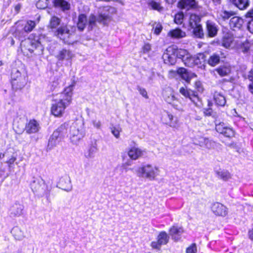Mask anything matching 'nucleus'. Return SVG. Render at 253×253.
I'll list each match as a JSON object with an SVG mask.
<instances>
[{"mask_svg": "<svg viewBox=\"0 0 253 253\" xmlns=\"http://www.w3.org/2000/svg\"><path fill=\"white\" fill-rule=\"evenodd\" d=\"M73 86L70 85L65 88L58 99L53 100L51 107V114L55 117H61L67 106L71 103Z\"/></svg>", "mask_w": 253, "mask_h": 253, "instance_id": "nucleus-1", "label": "nucleus"}, {"mask_svg": "<svg viewBox=\"0 0 253 253\" xmlns=\"http://www.w3.org/2000/svg\"><path fill=\"white\" fill-rule=\"evenodd\" d=\"M85 135L84 122L78 120L74 122L69 127L67 136L74 144H77Z\"/></svg>", "mask_w": 253, "mask_h": 253, "instance_id": "nucleus-2", "label": "nucleus"}, {"mask_svg": "<svg viewBox=\"0 0 253 253\" xmlns=\"http://www.w3.org/2000/svg\"><path fill=\"white\" fill-rule=\"evenodd\" d=\"M31 188L33 192L39 197L45 196L48 200L51 187L47 186L41 177H34L31 182Z\"/></svg>", "mask_w": 253, "mask_h": 253, "instance_id": "nucleus-3", "label": "nucleus"}, {"mask_svg": "<svg viewBox=\"0 0 253 253\" xmlns=\"http://www.w3.org/2000/svg\"><path fill=\"white\" fill-rule=\"evenodd\" d=\"M136 173L139 177L153 180L159 175V169L157 167L147 164L139 168Z\"/></svg>", "mask_w": 253, "mask_h": 253, "instance_id": "nucleus-4", "label": "nucleus"}, {"mask_svg": "<svg viewBox=\"0 0 253 253\" xmlns=\"http://www.w3.org/2000/svg\"><path fill=\"white\" fill-rule=\"evenodd\" d=\"M20 45L21 49L25 52L26 50L29 51L30 53H33L32 46L35 47V55H40L42 54L43 47L38 40L32 39L28 38L21 42Z\"/></svg>", "mask_w": 253, "mask_h": 253, "instance_id": "nucleus-5", "label": "nucleus"}, {"mask_svg": "<svg viewBox=\"0 0 253 253\" xmlns=\"http://www.w3.org/2000/svg\"><path fill=\"white\" fill-rule=\"evenodd\" d=\"M186 52V50H183L179 54L183 56L182 61L186 66L190 67L194 65L202 66L204 64L205 56L203 54H199L196 57H192L188 54H185Z\"/></svg>", "mask_w": 253, "mask_h": 253, "instance_id": "nucleus-6", "label": "nucleus"}, {"mask_svg": "<svg viewBox=\"0 0 253 253\" xmlns=\"http://www.w3.org/2000/svg\"><path fill=\"white\" fill-rule=\"evenodd\" d=\"M201 17L195 14H191L189 18V26L193 30L195 36L200 39H203L204 33L202 25L200 24Z\"/></svg>", "mask_w": 253, "mask_h": 253, "instance_id": "nucleus-7", "label": "nucleus"}, {"mask_svg": "<svg viewBox=\"0 0 253 253\" xmlns=\"http://www.w3.org/2000/svg\"><path fill=\"white\" fill-rule=\"evenodd\" d=\"M96 21V17L93 14H91L87 19L85 14H81L78 16L77 27L80 31H82L88 25V30H91L95 26Z\"/></svg>", "mask_w": 253, "mask_h": 253, "instance_id": "nucleus-8", "label": "nucleus"}, {"mask_svg": "<svg viewBox=\"0 0 253 253\" xmlns=\"http://www.w3.org/2000/svg\"><path fill=\"white\" fill-rule=\"evenodd\" d=\"M11 78L12 87L16 89H21L26 84V76L16 69L12 70Z\"/></svg>", "mask_w": 253, "mask_h": 253, "instance_id": "nucleus-9", "label": "nucleus"}, {"mask_svg": "<svg viewBox=\"0 0 253 253\" xmlns=\"http://www.w3.org/2000/svg\"><path fill=\"white\" fill-rule=\"evenodd\" d=\"M53 33L54 36L62 40L64 43L67 44L73 43V41L71 40L73 33L70 31L67 26H61L54 31Z\"/></svg>", "mask_w": 253, "mask_h": 253, "instance_id": "nucleus-10", "label": "nucleus"}, {"mask_svg": "<svg viewBox=\"0 0 253 253\" xmlns=\"http://www.w3.org/2000/svg\"><path fill=\"white\" fill-rule=\"evenodd\" d=\"M17 127L19 129L17 130L19 133L22 132L24 130L28 134L34 133L38 132L40 129L39 124L35 120H30L25 126L24 123L17 125Z\"/></svg>", "mask_w": 253, "mask_h": 253, "instance_id": "nucleus-11", "label": "nucleus"}, {"mask_svg": "<svg viewBox=\"0 0 253 253\" xmlns=\"http://www.w3.org/2000/svg\"><path fill=\"white\" fill-rule=\"evenodd\" d=\"M116 10L114 7L107 6L100 9L99 11V15L97 21L99 23H102L105 24L111 19V15L115 13Z\"/></svg>", "mask_w": 253, "mask_h": 253, "instance_id": "nucleus-12", "label": "nucleus"}, {"mask_svg": "<svg viewBox=\"0 0 253 253\" xmlns=\"http://www.w3.org/2000/svg\"><path fill=\"white\" fill-rule=\"evenodd\" d=\"M183 50H176L175 51H172V53H169L170 49L168 48L166 50L167 52H165L163 54V59L166 63L169 64L171 65H174L176 62V57L181 58L182 60L183 56L180 55L179 53L181 51Z\"/></svg>", "mask_w": 253, "mask_h": 253, "instance_id": "nucleus-13", "label": "nucleus"}, {"mask_svg": "<svg viewBox=\"0 0 253 253\" xmlns=\"http://www.w3.org/2000/svg\"><path fill=\"white\" fill-rule=\"evenodd\" d=\"M215 129L217 132L227 137H232L235 134L234 130L223 122L216 124Z\"/></svg>", "mask_w": 253, "mask_h": 253, "instance_id": "nucleus-14", "label": "nucleus"}, {"mask_svg": "<svg viewBox=\"0 0 253 253\" xmlns=\"http://www.w3.org/2000/svg\"><path fill=\"white\" fill-rule=\"evenodd\" d=\"M157 241L151 243V247L153 249L160 250L161 246L166 245L169 240V236L165 231L161 232L157 237Z\"/></svg>", "mask_w": 253, "mask_h": 253, "instance_id": "nucleus-15", "label": "nucleus"}, {"mask_svg": "<svg viewBox=\"0 0 253 253\" xmlns=\"http://www.w3.org/2000/svg\"><path fill=\"white\" fill-rule=\"evenodd\" d=\"M24 206L18 202L12 205L8 211L9 216L12 217H19L23 214Z\"/></svg>", "mask_w": 253, "mask_h": 253, "instance_id": "nucleus-16", "label": "nucleus"}, {"mask_svg": "<svg viewBox=\"0 0 253 253\" xmlns=\"http://www.w3.org/2000/svg\"><path fill=\"white\" fill-rule=\"evenodd\" d=\"M211 208L212 212L216 215L225 216L227 214V208L219 203H213Z\"/></svg>", "mask_w": 253, "mask_h": 253, "instance_id": "nucleus-17", "label": "nucleus"}, {"mask_svg": "<svg viewBox=\"0 0 253 253\" xmlns=\"http://www.w3.org/2000/svg\"><path fill=\"white\" fill-rule=\"evenodd\" d=\"M57 186L66 191L68 192L71 191L72 188V186L70 178L67 175L62 177L57 184Z\"/></svg>", "mask_w": 253, "mask_h": 253, "instance_id": "nucleus-18", "label": "nucleus"}, {"mask_svg": "<svg viewBox=\"0 0 253 253\" xmlns=\"http://www.w3.org/2000/svg\"><path fill=\"white\" fill-rule=\"evenodd\" d=\"M55 57L59 61H69L74 57V54L70 50L63 48L58 51Z\"/></svg>", "mask_w": 253, "mask_h": 253, "instance_id": "nucleus-19", "label": "nucleus"}, {"mask_svg": "<svg viewBox=\"0 0 253 253\" xmlns=\"http://www.w3.org/2000/svg\"><path fill=\"white\" fill-rule=\"evenodd\" d=\"M178 4L180 8L186 10L196 8L197 6V2L195 0H180Z\"/></svg>", "mask_w": 253, "mask_h": 253, "instance_id": "nucleus-20", "label": "nucleus"}, {"mask_svg": "<svg viewBox=\"0 0 253 253\" xmlns=\"http://www.w3.org/2000/svg\"><path fill=\"white\" fill-rule=\"evenodd\" d=\"M206 29L208 35L210 37H215L218 31L217 26L216 24L210 20L207 21Z\"/></svg>", "mask_w": 253, "mask_h": 253, "instance_id": "nucleus-21", "label": "nucleus"}, {"mask_svg": "<svg viewBox=\"0 0 253 253\" xmlns=\"http://www.w3.org/2000/svg\"><path fill=\"white\" fill-rule=\"evenodd\" d=\"M233 37L229 34H225L222 38L221 44L226 48H232L234 46Z\"/></svg>", "mask_w": 253, "mask_h": 253, "instance_id": "nucleus-22", "label": "nucleus"}, {"mask_svg": "<svg viewBox=\"0 0 253 253\" xmlns=\"http://www.w3.org/2000/svg\"><path fill=\"white\" fill-rule=\"evenodd\" d=\"M97 151V145L96 140L91 141L88 148L84 153V157L87 159H92L95 156V154Z\"/></svg>", "mask_w": 253, "mask_h": 253, "instance_id": "nucleus-23", "label": "nucleus"}, {"mask_svg": "<svg viewBox=\"0 0 253 253\" xmlns=\"http://www.w3.org/2000/svg\"><path fill=\"white\" fill-rule=\"evenodd\" d=\"M183 232L184 230L182 227L173 226L169 229V235L172 239L177 241L180 239L181 235Z\"/></svg>", "mask_w": 253, "mask_h": 253, "instance_id": "nucleus-24", "label": "nucleus"}, {"mask_svg": "<svg viewBox=\"0 0 253 253\" xmlns=\"http://www.w3.org/2000/svg\"><path fill=\"white\" fill-rule=\"evenodd\" d=\"M61 138L57 131H54L49 139L47 148L51 149L56 146L60 142Z\"/></svg>", "mask_w": 253, "mask_h": 253, "instance_id": "nucleus-25", "label": "nucleus"}, {"mask_svg": "<svg viewBox=\"0 0 253 253\" xmlns=\"http://www.w3.org/2000/svg\"><path fill=\"white\" fill-rule=\"evenodd\" d=\"M144 153V151L141 150L140 149L133 147L128 151L127 154L131 159L136 160L142 156Z\"/></svg>", "mask_w": 253, "mask_h": 253, "instance_id": "nucleus-26", "label": "nucleus"}, {"mask_svg": "<svg viewBox=\"0 0 253 253\" xmlns=\"http://www.w3.org/2000/svg\"><path fill=\"white\" fill-rule=\"evenodd\" d=\"M13 36L17 39L19 41L22 42L25 40V38L27 35V33L23 29L22 26H21L20 24H18L13 34Z\"/></svg>", "mask_w": 253, "mask_h": 253, "instance_id": "nucleus-27", "label": "nucleus"}, {"mask_svg": "<svg viewBox=\"0 0 253 253\" xmlns=\"http://www.w3.org/2000/svg\"><path fill=\"white\" fill-rule=\"evenodd\" d=\"M213 100L215 104L219 106H224L226 104L225 96L220 92L215 91L213 93Z\"/></svg>", "mask_w": 253, "mask_h": 253, "instance_id": "nucleus-28", "label": "nucleus"}, {"mask_svg": "<svg viewBox=\"0 0 253 253\" xmlns=\"http://www.w3.org/2000/svg\"><path fill=\"white\" fill-rule=\"evenodd\" d=\"M244 21L243 19L238 16H235L230 19L229 24L230 27L232 28L233 30H235L236 29H240Z\"/></svg>", "mask_w": 253, "mask_h": 253, "instance_id": "nucleus-29", "label": "nucleus"}, {"mask_svg": "<svg viewBox=\"0 0 253 253\" xmlns=\"http://www.w3.org/2000/svg\"><path fill=\"white\" fill-rule=\"evenodd\" d=\"M162 120L163 123L166 125L170 126H175V122L173 121V117L168 112H166L163 114Z\"/></svg>", "mask_w": 253, "mask_h": 253, "instance_id": "nucleus-30", "label": "nucleus"}, {"mask_svg": "<svg viewBox=\"0 0 253 253\" xmlns=\"http://www.w3.org/2000/svg\"><path fill=\"white\" fill-rule=\"evenodd\" d=\"M53 3L55 7L60 8L64 11L70 8V4L65 0H53Z\"/></svg>", "mask_w": 253, "mask_h": 253, "instance_id": "nucleus-31", "label": "nucleus"}, {"mask_svg": "<svg viewBox=\"0 0 253 253\" xmlns=\"http://www.w3.org/2000/svg\"><path fill=\"white\" fill-rule=\"evenodd\" d=\"M233 4L241 10L246 9L250 4L249 0H230Z\"/></svg>", "mask_w": 253, "mask_h": 253, "instance_id": "nucleus-32", "label": "nucleus"}, {"mask_svg": "<svg viewBox=\"0 0 253 253\" xmlns=\"http://www.w3.org/2000/svg\"><path fill=\"white\" fill-rule=\"evenodd\" d=\"M11 232L16 240H21L25 237L23 231L18 226L14 227Z\"/></svg>", "mask_w": 253, "mask_h": 253, "instance_id": "nucleus-33", "label": "nucleus"}, {"mask_svg": "<svg viewBox=\"0 0 253 253\" xmlns=\"http://www.w3.org/2000/svg\"><path fill=\"white\" fill-rule=\"evenodd\" d=\"M69 125V124L67 123H65L63 124H62L56 130L54 131H57L59 134V136L60 137L63 138L64 137L66 134H68V131Z\"/></svg>", "mask_w": 253, "mask_h": 253, "instance_id": "nucleus-34", "label": "nucleus"}, {"mask_svg": "<svg viewBox=\"0 0 253 253\" xmlns=\"http://www.w3.org/2000/svg\"><path fill=\"white\" fill-rule=\"evenodd\" d=\"M168 35L172 38L177 39L182 38L186 36L185 33L179 28L169 31Z\"/></svg>", "mask_w": 253, "mask_h": 253, "instance_id": "nucleus-35", "label": "nucleus"}, {"mask_svg": "<svg viewBox=\"0 0 253 253\" xmlns=\"http://www.w3.org/2000/svg\"><path fill=\"white\" fill-rule=\"evenodd\" d=\"M215 71L220 76L223 77L228 75L231 72V68L230 66H222L216 68Z\"/></svg>", "mask_w": 253, "mask_h": 253, "instance_id": "nucleus-36", "label": "nucleus"}, {"mask_svg": "<svg viewBox=\"0 0 253 253\" xmlns=\"http://www.w3.org/2000/svg\"><path fill=\"white\" fill-rule=\"evenodd\" d=\"M177 73L180 76L181 78L185 80L186 82H190V77L189 72L184 68H179L177 70Z\"/></svg>", "mask_w": 253, "mask_h": 253, "instance_id": "nucleus-37", "label": "nucleus"}, {"mask_svg": "<svg viewBox=\"0 0 253 253\" xmlns=\"http://www.w3.org/2000/svg\"><path fill=\"white\" fill-rule=\"evenodd\" d=\"M22 28L28 34L31 32L33 29L35 27L36 23L34 21H28L24 25H21Z\"/></svg>", "mask_w": 253, "mask_h": 253, "instance_id": "nucleus-38", "label": "nucleus"}, {"mask_svg": "<svg viewBox=\"0 0 253 253\" xmlns=\"http://www.w3.org/2000/svg\"><path fill=\"white\" fill-rule=\"evenodd\" d=\"M60 19L56 16L51 17L50 20L49 27L52 29V32L57 29V27L60 23Z\"/></svg>", "mask_w": 253, "mask_h": 253, "instance_id": "nucleus-39", "label": "nucleus"}, {"mask_svg": "<svg viewBox=\"0 0 253 253\" xmlns=\"http://www.w3.org/2000/svg\"><path fill=\"white\" fill-rule=\"evenodd\" d=\"M216 173L218 178L226 181L230 178V173L225 170H219L216 171Z\"/></svg>", "mask_w": 253, "mask_h": 253, "instance_id": "nucleus-40", "label": "nucleus"}, {"mask_svg": "<svg viewBox=\"0 0 253 253\" xmlns=\"http://www.w3.org/2000/svg\"><path fill=\"white\" fill-rule=\"evenodd\" d=\"M220 57L216 54H213L208 59V64L211 66H215L219 63Z\"/></svg>", "mask_w": 253, "mask_h": 253, "instance_id": "nucleus-41", "label": "nucleus"}, {"mask_svg": "<svg viewBox=\"0 0 253 253\" xmlns=\"http://www.w3.org/2000/svg\"><path fill=\"white\" fill-rule=\"evenodd\" d=\"M148 6L150 7L152 9L156 10L159 12L163 11L164 7L162 6L160 4L154 0H152L148 3Z\"/></svg>", "mask_w": 253, "mask_h": 253, "instance_id": "nucleus-42", "label": "nucleus"}, {"mask_svg": "<svg viewBox=\"0 0 253 253\" xmlns=\"http://www.w3.org/2000/svg\"><path fill=\"white\" fill-rule=\"evenodd\" d=\"M234 14V12L232 11H227L226 10H221L219 12V16L221 18H222V19L224 20L229 19L231 16L233 15Z\"/></svg>", "mask_w": 253, "mask_h": 253, "instance_id": "nucleus-43", "label": "nucleus"}, {"mask_svg": "<svg viewBox=\"0 0 253 253\" xmlns=\"http://www.w3.org/2000/svg\"><path fill=\"white\" fill-rule=\"evenodd\" d=\"M194 91L191 90H188L184 87H181L179 89L180 93L184 96L185 97L190 98L192 94H193Z\"/></svg>", "mask_w": 253, "mask_h": 253, "instance_id": "nucleus-44", "label": "nucleus"}, {"mask_svg": "<svg viewBox=\"0 0 253 253\" xmlns=\"http://www.w3.org/2000/svg\"><path fill=\"white\" fill-rule=\"evenodd\" d=\"M191 101L197 106H200L199 103L200 102V98L198 96L197 92L195 91L193 92V94H192L189 98Z\"/></svg>", "mask_w": 253, "mask_h": 253, "instance_id": "nucleus-45", "label": "nucleus"}, {"mask_svg": "<svg viewBox=\"0 0 253 253\" xmlns=\"http://www.w3.org/2000/svg\"><path fill=\"white\" fill-rule=\"evenodd\" d=\"M112 133L116 138H119L120 136V133L121 131V128L119 126H112L110 127Z\"/></svg>", "mask_w": 253, "mask_h": 253, "instance_id": "nucleus-46", "label": "nucleus"}, {"mask_svg": "<svg viewBox=\"0 0 253 253\" xmlns=\"http://www.w3.org/2000/svg\"><path fill=\"white\" fill-rule=\"evenodd\" d=\"M184 14L182 12H178L175 14L174 21L177 24H181L183 22Z\"/></svg>", "mask_w": 253, "mask_h": 253, "instance_id": "nucleus-47", "label": "nucleus"}, {"mask_svg": "<svg viewBox=\"0 0 253 253\" xmlns=\"http://www.w3.org/2000/svg\"><path fill=\"white\" fill-rule=\"evenodd\" d=\"M48 3V0H39L36 4V6L39 9H44L47 7Z\"/></svg>", "mask_w": 253, "mask_h": 253, "instance_id": "nucleus-48", "label": "nucleus"}, {"mask_svg": "<svg viewBox=\"0 0 253 253\" xmlns=\"http://www.w3.org/2000/svg\"><path fill=\"white\" fill-rule=\"evenodd\" d=\"M165 100L168 103L171 104L175 99L174 95L172 94L171 92L169 94H167L166 92L163 94Z\"/></svg>", "mask_w": 253, "mask_h": 253, "instance_id": "nucleus-49", "label": "nucleus"}, {"mask_svg": "<svg viewBox=\"0 0 253 253\" xmlns=\"http://www.w3.org/2000/svg\"><path fill=\"white\" fill-rule=\"evenodd\" d=\"M216 146V143L211 140H210L208 138H207V141H206L205 148L211 149L213 148Z\"/></svg>", "mask_w": 253, "mask_h": 253, "instance_id": "nucleus-50", "label": "nucleus"}, {"mask_svg": "<svg viewBox=\"0 0 253 253\" xmlns=\"http://www.w3.org/2000/svg\"><path fill=\"white\" fill-rule=\"evenodd\" d=\"M195 88L197 90L196 92H199L202 93L204 91V87L203 86L202 84L200 81H197L195 82Z\"/></svg>", "mask_w": 253, "mask_h": 253, "instance_id": "nucleus-51", "label": "nucleus"}, {"mask_svg": "<svg viewBox=\"0 0 253 253\" xmlns=\"http://www.w3.org/2000/svg\"><path fill=\"white\" fill-rule=\"evenodd\" d=\"M207 138L205 137H200L199 138V140L195 142L194 143L196 145H199L201 147H205Z\"/></svg>", "mask_w": 253, "mask_h": 253, "instance_id": "nucleus-52", "label": "nucleus"}, {"mask_svg": "<svg viewBox=\"0 0 253 253\" xmlns=\"http://www.w3.org/2000/svg\"><path fill=\"white\" fill-rule=\"evenodd\" d=\"M197 252V247L195 244H192L186 250V253H196Z\"/></svg>", "mask_w": 253, "mask_h": 253, "instance_id": "nucleus-53", "label": "nucleus"}, {"mask_svg": "<svg viewBox=\"0 0 253 253\" xmlns=\"http://www.w3.org/2000/svg\"><path fill=\"white\" fill-rule=\"evenodd\" d=\"M162 28V26L160 24H156L155 25H154L153 27V29H154V33L156 35H159L161 33Z\"/></svg>", "mask_w": 253, "mask_h": 253, "instance_id": "nucleus-54", "label": "nucleus"}, {"mask_svg": "<svg viewBox=\"0 0 253 253\" xmlns=\"http://www.w3.org/2000/svg\"><path fill=\"white\" fill-rule=\"evenodd\" d=\"M137 89L139 91L140 94L142 95V96L145 98H148V96L147 95V92L145 89L142 88L139 86H137Z\"/></svg>", "mask_w": 253, "mask_h": 253, "instance_id": "nucleus-55", "label": "nucleus"}, {"mask_svg": "<svg viewBox=\"0 0 253 253\" xmlns=\"http://www.w3.org/2000/svg\"><path fill=\"white\" fill-rule=\"evenodd\" d=\"M248 30L252 33H253V19L247 20Z\"/></svg>", "mask_w": 253, "mask_h": 253, "instance_id": "nucleus-56", "label": "nucleus"}, {"mask_svg": "<svg viewBox=\"0 0 253 253\" xmlns=\"http://www.w3.org/2000/svg\"><path fill=\"white\" fill-rule=\"evenodd\" d=\"M238 77L237 76H232L229 78V79L227 80V81L233 84H236L238 82Z\"/></svg>", "mask_w": 253, "mask_h": 253, "instance_id": "nucleus-57", "label": "nucleus"}, {"mask_svg": "<svg viewBox=\"0 0 253 253\" xmlns=\"http://www.w3.org/2000/svg\"><path fill=\"white\" fill-rule=\"evenodd\" d=\"M92 123L94 127L97 129H100L101 126V123L100 121L92 120Z\"/></svg>", "mask_w": 253, "mask_h": 253, "instance_id": "nucleus-58", "label": "nucleus"}, {"mask_svg": "<svg viewBox=\"0 0 253 253\" xmlns=\"http://www.w3.org/2000/svg\"><path fill=\"white\" fill-rule=\"evenodd\" d=\"M245 16L246 18L249 19V20L253 19V8L248 11Z\"/></svg>", "mask_w": 253, "mask_h": 253, "instance_id": "nucleus-59", "label": "nucleus"}, {"mask_svg": "<svg viewBox=\"0 0 253 253\" xmlns=\"http://www.w3.org/2000/svg\"><path fill=\"white\" fill-rule=\"evenodd\" d=\"M151 45L149 43L145 44L143 47L144 53L148 52L151 50Z\"/></svg>", "mask_w": 253, "mask_h": 253, "instance_id": "nucleus-60", "label": "nucleus"}, {"mask_svg": "<svg viewBox=\"0 0 253 253\" xmlns=\"http://www.w3.org/2000/svg\"><path fill=\"white\" fill-rule=\"evenodd\" d=\"M212 109L211 108L205 109L204 111V113L205 116H210L211 115Z\"/></svg>", "mask_w": 253, "mask_h": 253, "instance_id": "nucleus-61", "label": "nucleus"}, {"mask_svg": "<svg viewBox=\"0 0 253 253\" xmlns=\"http://www.w3.org/2000/svg\"><path fill=\"white\" fill-rule=\"evenodd\" d=\"M16 160V158L14 156H12L7 162V163L9 164V166H10L11 165L13 164L14 162Z\"/></svg>", "mask_w": 253, "mask_h": 253, "instance_id": "nucleus-62", "label": "nucleus"}, {"mask_svg": "<svg viewBox=\"0 0 253 253\" xmlns=\"http://www.w3.org/2000/svg\"><path fill=\"white\" fill-rule=\"evenodd\" d=\"M248 77L247 78L251 81L252 83H253V71H250L248 74Z\"/></svg>", "mask_w": 253, "mask_h": 253, "instance_id": "nucleus-63", "label": "nucleus"}, {"mask_svg": "<svg viewBox=\"0 0 253 253\" xmlns=\"http://www.w3.org/2000/svg\"><path fill=\"white\" fill-rule=\"evenodd\" d=\"M21 7H22V5L20 3H18L17 4H16V5H15L14 10L16 13H18L19 12V11L21 9Z\"/></svg>", "mask_w": 253, "mask_h": 253, "instance_id": "nucleus-64", "label": "nucleus"}]
</instances>
